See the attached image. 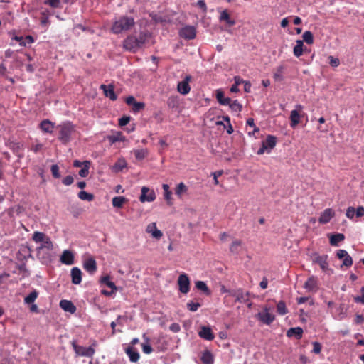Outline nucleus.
<instances>
[{
  "instance_id": "obj_1",
  "label": "nucleus",
  "mask_w": 364,
  "mask_h": 364,
  "mask_svg": "<svg viewBox=\"0 0 364 364\" xmlns=\"http://www.w3.org/2000/svg\"><path fill=\"white\" fill-rule=\"evenodd\" d=\"M134 25L135 21L134 18L122 16L113 22L111 31L114 34H119L129 31Z\"/></svg>"
},
{
  "instance_id": "obj_2",
  "label": "nucleus",
  "mask_w": 364,
  "mask_h": 364,
  "mask_svg": "<svg viewBox=\"0 0 364 364\" xmlns=\"http://www.w3.org/2000/svg\"><path fill=\"white\" fill-rule=\"evenodd\" d=\"M277 138L273 135H268L265 140L262 141L261 147L257 151V154L262 155L267 153H270L271 150L276 146Z\"/></svg>"
},
{
  "instance_id": "obj_3",
  "label": "nucleus",
  "mask_w": 364,
  "mask_h": 364,
  "mask_svg": "<svg viewBox=\"0 0 364 364\" xmlns=\"http://www.w3.org/2000/svg\"><path fill=\"white\" fill-rule=\"evenodd\" d=\"M74 132V128L70 123L63 124L60 127V132L58 139L63 143H68L71 138V135Z\"/></svg>"
},
{
  "instance_id": "obj_4",
  "label": "nucleus",
  "mask_w": 364,
  "mask_h": 364,
  "mask_svg": "<svg viewBox=\"0 0 364 364\" xmlns=\"http://www.w3.org/2000/svg\"><path fill=\"white\" fill-rule=\"evenodd\" d=\"M328 257L327 255H320L316 252L314 253L311 256L313 262L318 264L323 272H326L329 269Z\"/></svg>"
},
{
  "instance_id": "obj_5",
  "label": "nucleus",
  "mask_w": 364,
  "mask_h": 364,
  "mask_svg": "<svg viewBox=\"0 0 364 364\" xmlns=\"http://www.w3.org/2000/svg\"><path fill=\"white\" fill-rule=\"evenodd\" d=\"M72 346L77 355L91 358L95 353V350L92 347L86 348L84 346H78L75 341L72 343Z\"/></svg>"
},
{
  "instance_id": "obj_6",
  "label": "nucleus",
  "mask_w": 364,
  "mask_h": 364,
  "mask_svg": "<svg viewBox=\"0 0 364 364\" xmlns=\"http://www.w3.org/2000/svg\"><path fill=\"white\" fill-rule=\"evenodd\" d=\"M179 291L183 294H187L190 291V279L185 273L181 274L177 281Z\"/></svg>"
},
{
  "instance_id": "obj_7",
  "label": "nucleus",
  "mask_w": 364,
  "mask_h": 364,
  "mask_svg": "<svg viewBox=\"0 0 364 364\" xmlns=\"http://www.w3.org/2000/svg\"><path fill=\"white\" fill-rule=\"evenodd\" d=\"M123 47L125 50L135 53L139 48L136 43V36H128L123 42Z\"/></svg>"
},
{
  "instance_id": "obj_8",
  "label": "nucleus",
  "mask_w": 364,
  "mask_h": 364,
  "mask_svg": "<svg viewBox=\"0 0 364 364\" xmlns=\"http://www.w3.org/2000/svg\"><path fill=\"white\" fill-rule=\"evenodd\" d=\"M255 318L266 325H270L275 319L274 315L270 314L267 308L263 311L257 314Z\"/></svg>"
},
{
  "instance_id": "obj_9",
  "label": "nucleus",
  "mask_w": 364,
  "mask_h": 364,
  "mask_svg": "<svg viewBox=\"0 0 364 364\" xmlns=\"http://www.w3.org/2000/svg\"><path fill=\"white\" fill-rule=\"evenodd\" d=\"M156 199V194L154 190H151L146 186L141 188V193L139 197V200L141 203L152 202Z\"/></svg>"
},
{
  "instance_id": "obj_10",
  "label": "nucleus",
  "mask_w": 364,
  "mask_h": 364,
  "mask_svg": "<svg viewBox=\"0 0 364 364\" xmlns=\"http://www.w3.org/2000/svg\"><path fill=\"white\" fill-rule=\"evenodd\" d=\"M235 83L231 86L230 91L231 92H237L239 90V85H243L244 90L245 92H249L250 91V84L245 82L240 77H235Z\"/></svg>"
},
{
  "instance_id": "obj_11",
  "label": "nucleus",
  "mask_w": 364,
  "mask_h": 364,
  "mask_svg": "<svg viewBox=\"0 0 364 364\" xmlns=\"http://www.w3.org/2000/svg\"><path fill=\"white\" fill-rule=\"evenodd\" d=\"M179 34L181 37L185 39H193L196 36V28L192 26H186L181 29Z\"/></svg>"
},
{
  "instance_id": "obj_12",
  "label": "nucleus",
  "mask_w": 364,
  "mask_h": 364,
  "mask_svg": "<svg viewBox=\"0 0 364 364\" xmlns=\"http://www.w3.org/2000/svg\"><path fill=\"white\" fill-rule=\"evenodd\" d=\"M191 80V75H186L185 79L178 83L177 90L182 95H186L190 92L189 82Z\"/></svg>"
},
{
  "instance_id": "obj_13",
  "label": "nucleus",
  "mask_w": 364,
  "mask_h": 364,
  "mask_svg": "<svg viewBox=\"0 0 364 364\" xmlns=\"http://www.w3.org/2000/svg\"><path fill=\"white\" fill-rule=\"evenodd\" d=\"M336 256L340 259L343 260V265L347 267L353 264L352 257L348 255V252L344 250H338L336 252Z\"/></svg>"
},
{
  "instance_id": "obj_14",
  "label": "nucleus",
  "mask_w": 364,
  "mask_h": 364,
  "mask_svg": "<svg viewBox=\"0 0 364 364\" xmlns=\"http://www.w3.org/2000/svg\"><path fill=\"white\" fill-rule=\"evenodd\" d=\"M100 90H102L104 92V95L109 97L111 100H116L117 99V96L114 92V87L113 85H101Z\"/></svg>"
},
{
  "instance_id": "obj_15",
  "label": "nucleus",
  "mask_w": 364,
  "mask_h": 364,
  "mask_svg": "<svg viewBox=\"0 0 364 364\" xmlns=\"http://www.w3.org/2000/svg\"><path fill=\"white\" fill-rule=\"evenodd\" d=\"M83 268L90 274H94L97 271V263L94 258L89 257L83 262Z\"/></svg>"
},
{
  "instance_id": "obj_16",
  "label": "nucleus",
  "mask_w": 364,
  "mask_h": 364,
  "mask_svg": "<svg viewBox=\"0 0 364 364\" xmlns=\"http://www.w3.org/2000/svg\"><path fill=\"white\" fill-rule=\"evenodd\" d=\"M287 70V66L284 64L277 66L273 73V78L276 82H282L284 79V73Z\"/></svg>"
},
{
  "instance_id": "obj_17",
  "label": "nucleus",
  "mask_w": 364,
  "mask_h": 364,
  "mask_svg": "<svg viewBox=\"0 0 364 364\" xmlns=\"http://www.w3.org/2000/svg\"><path fill=\"white\" fill-rule=\"evenodd\" d=\"M60 261L66 265L74 264V255L70 250H64L60 256Z\"/></svg>"
},
{
  "instance_id": "obj_18",
  "label": "nucleus",
  "mask_w": 364,
  "mask_h": 364,
  "mask_svg": "<svg viewBox=\"0 0 364 364\" xmlns=\"http://www.w3.org/2000/svg\"><path fill=\"white\" fill-rule=\"evenodd\" d=\"M198 335L200 338L207 341H212L214 339V335L212 330L208 326H202L198 332Z\"/></svg>"
},
{
  "instance_id": "obj_19",
  "label": "nucleus",
  "mask_w": 364,
  "mask_h": 364,
  "mask_svg": "<svg viewBox=\"0 0 364 364\" xmlns=\"http://www.w3.org/2000/svg\"><path fill=\"white\" fill-rule=\"evenodd\" d=\"M333 216V210L331 208H327L321 214L318 221L321 224H326Z\"/></svg>"
},
{
  "instance_id": "obj_20",
  "label": "nucleus",
  "mask_w": 364,
  "mask_h": 364,
  "mask_svg": "<svg viewBox=\"0 0 364 364\" xmlns=\"http://www.w3.org/2000/svg\"><path fill=\"white\" fill-rule=\"evenodd\" d=\"M41 243L42 244L41 245V246H39L36 249L38 256H40L41 253H43V250L44 249H46L48 250H52L53 249V242L51 241L49 237H46V239Z\"/></svg>"
},
{
  "instance_id": "obj_21",
  "label": "nucleus",
  "mask_w": 364,
  "mask_h": 364,
  "mask_svg": "<svg viewBox=\"0 0 364 364\" xmlns=\"http://www.w3.org/2000/svg\"><path fill=\"white\" fill-rule=\"evenodd\" d=\"M146 232L151 233L152 237L156 239H160L163 235L161 231L157 229L156 223L149 224L146 228Z\"/></svg>"
},
{
  "instance_id": "obj_22",
  "label": "nucleus",
  "mask_w": 364,
  "mask_h": 364,
  "mask_svg": "<svg viewBox=\"0 0 364 364\" xmlns=\"http://www.w3.org/2000/svg\"><path fill=\"white\" fill-rule=\"evenodd\" d=\"M72 283L79 284L82 282V272L78 267H73L71 269Z\"/></svg>"
},
{
  "instance_id": "obj_23",
  "label": "nucleus",
  "mask_w": 364,
  "mask_h": 364,
  "mask_svg": "<svg viewBox=\"0 0 364 364\" xmlns=\"http://www.w3.org/2000/svg\"><path fill=\"white\" fill-rule=\"evenodd\" d=\"M60 306L65 311L73 314L76 311L75 306L72 303V301L68 300H61L60 301Z\"/></svg>"
},
{
  "instance_id": "obj_24",
  "label": "nucleus",
  "mask_w": 364,
  "mask_h": 364,
  "mask_svg": "<svg viewBox=\"0 0 364 364\" xmlns=\"http://www.w3.org/2000/svg\"><path fill=\"white\" fill-rule=\"evenodd\" d=\"M39 126H40L41 129L43 132H46V133H52L53 132V129H54V127H55L54 124H53L48 119L43 120L40 123Z\"/></svg>"
},
{
  "instance_id": "obj_25",
  "label": "nucleus",
  "mask_w": 364,
  "mask_h": 364,
  "mask_svg": "<svg viewBox=\"0 0 364 364\" xmlns=\"http://www.w3.org/2000/svg\"><path fill=\"white\" fill-rule=\"evenodd\" d=\"M215 97L218 102L222 105H228L231 102V99L230 97H225L223 91L221 90H216Z\"/></svg>"
},
{
  "instance_id": "obj_26",
  "label": "nucleus",
  "mask_w": 364,
  "mask_h": 364,
  "mask_svg": "<svg viewBox=\"0 0 364 364\" xmlns=\"http://www.w3.org/2000/svg\"><path fill=\"white\" fill-rule=\"evenodd\" d=\"M330 244L332 246H338V243L345 240V236L342 233L332 234L329 235Z\"/></svg>"
},
{
  "instance_id": "obj_27",
  "label": "nucleus",
  "mask_w": 364,
  "mask_h": 364,
  "mask_svg": "<svg viewBox=\"0 0 364 364\" xmlns=\"http://www.w3.org/2000/svg\"><path fill=\"white\" fill-rule=\"evenodd\" d=\"M303 329L301 327L291 328L287 332L288 337L295 336L296 338L300 339L302 337Z\"/></svg>"
},
{
  "instance_id": "obj_28",
  "label": "nucleus",
  "mask_w": 364,
  "mask_h": 364,
  "mask_svg": "<svg viewBox=\"0 0 364 364\" xmlns=\"http://www.w3.org/2000/svg\"><path fill=\"white\" fill-rule=\"evenodd\" d=\"M188 192V187L183 182L178 183L175 188V194L178 198H182L183 196Z\"/></svg>"
},
{
  "instance_id": "obj_29",
  "label": "nucleus",
  "mask_w": 364,
  "mask_h": 364,
  "mask_svg": "<svg viewBox=\"0 0 364 364\" xmlns=\"http://www.w3.org/2000/svg\"><path fill=\"white\" fill-rule=\"evenodd\" d=\"M195 286L197 289L203 291L205 295L210 296L211 294V291L204 282L196 281L195 282Z\"/></svg>"
},
{
  "instance_id": "obj_30",
  "label": "nucleus",
  "mask_w": 364,
  "mask_h": 364,
  "mask_svg": "<svg viewBox=\"0 0 364 364\" xmlns=\"http://www.w3.org/2000/svg\"><path fill=\"white\" fill-rule=\"evenodd\" d=\"M290 120V125L291 127L294 128L297 124H299L300 122V114L298 110L294 109L291 112Z\"/></svg>"
},
{
  "instance_id": "obj_31",
  "label": "nucleus",
  "mask_w": 364,
  "mask_h": 364,
  "mask_svg": "<svg viewBox=\"0 0 364 364\" xmlns=\"http://www.w3.org/2000/svg\"><path fill=\"white\" fill-rule=\"evenodd\" d=\"M136 160L141 161L144 159L149 154L147 149H134L132 151Z\"/></svg>"
},
{
  "instance_id": "obj_32",
  "label": "nucleus",
  "mask_w": 364,
  "mask_h": 364,
  "mask_svg": "<svg viewBox=\"0 0 364 364\" xmlns=\"http://www.w3.org/2000/svg\"><path fill=\"white\" fill-rule=\"evenodd\" d=\"M162 188L164 190V198L166 200L167 203L170 205H172V202H171L172 192L170 190L169 186L168 184H163Z\"/></svg>"
},
{
  "instance_id": "obj_33",
  "label": "nucleus",
  "mask_w": 364,
  "mask_h": 364,
  "mask_svg": "<svg viewBox=\"0 0 364 364\" xmlns=\"http://www.w3.org/2000/svg\"><path fill=\"white\" fill-rule=\"evenodd\" d=\"M127 202V199L124 196H115L112 198V203L114 208H121Z\"/></svg>"
},
{
  "instance_id": "obj_34",
  "label": "nucleus",
  "mask_w": 364,
  "mask_h": 364,
  "mask_svg": "<svg viewBox=\"0 0 364 364\" xmlns=\"http://www.w3.org/2000/svg\"><path fill=\"white\" fill-rule=\"evenodd\" d=\"M316 280L314 277H310L307 279V281L304 284V287L309 291H313L316 290Z\"/></svg>"
},
{
  "instance_id": "obj_35",
  "label": "nucleus",
  "mask_w": 364,
  "mask_h": 364,
  "mask_svg": "<svg viewBox=\"0 0 364 364\" xmlns=\"http://www.w3.org/2000/svg\"><path fill=\"white\" fill-rule=\"evenodd\" d=\"M201 360L205 364H213L214 363L213 356L209 350L203 353Z\"/></svg>"
},
{
  "instance_id": "obj_36",
  "label": "nucleus",
  "mask_w": 364,
  "mask_h": 364,
  "mask_svg": "<svg viewBox=\"0 0 364 364\" xmlns=\"http://www.w3.org/2000/svg\"><path fill=\"white\" fill-rule=\"evenodd\" d=\"M296 43V45L294 48L293 53L296 57H300L303 53L304 43L301 40H297Z\"/></svg>"
},
{
  "instance_id": "obj_37",
  "label": "nucleus",
  "mask_w": 364,
  "mask_h": 364,
  "mask_svg": "<svg viewBox=\"0 0 364 364\" xmlns=\"http://www.w3.org/2000/svg\"><path fill=\"white\" fill-rule=\"evenodd\" d=\"M100 282L102 284H105L106 286H107L111 289H112V291H117V287H116V285L114 284V282L110 281L109 276L106 275V276L102 277L101 278V279H100Z\"/></svg>"
},
{
  "instance_id": "obj_38",
  "label": "nucleus",
  "mask_w": 364,
  "mask_h": 364,
  "mask_svg": "<svg viewBox=\"0 0 364 364\" xmlns=\"http://www.w3.org/2000/svg\"><path fill=\"white\" fill-rule=\"evenodd\" d=\"M127 354L129 355L131 362H137L139 359V353L137 351L134 350L132 348H128L126 350Z\"/></svg>"
},
{
  "instance_id": "obj_39",
  "label": "nucleus",
  "mask_w": 364,
  "mask_h": 364,
  "mask_svg": "<svg viewBox=\"0 0 364 364\" xmlns=\"http://www.w3.org/2000/svg\"><path fill=\"white\" fill-rule=\"evenodd\" d=\"M48 236H47L45 233L43 232H38V231H36L34 232V233L33 234V236H32V240L36 242V243H40V242H43L46 237H48Z\"/></svg>"
},
{
  "instance_id": "obj_40",
  "label": "nucleus",
  "mask_w": 364,
  "mask_h": 364,
  "mask_svg": "<svg viewBox=\"0 0 364 364\" xmlns=\"http://www.w3.org/2000/svg\"><path fill=\"white\" fill-rule=\"evenodd\" d=\"M220 21H225L227 24L229 26H233L235 24V21L231 20L230 16L227 10H224L221 12L220 16Z\"/></svg>"
},
{
  "instance_id": "obj_41",
  "label": "nucleus",
  "mask_w": 364,
  "mask_h": 364,
  "mask_svg": "<svg viewBox=\"0 0 364 364\" xmlns=\"http://www.w3.org/2000/svg\"><path fill=\"white\" fill-rule=\"evenodd\" d=\"M232 296L235 298V300H237L240 302H242V301H248L249 294H248V292H247V294L245 295L242 290H237Z\"/></svg>"
},
{
  "instance_id": "obj_42",
  "label": "nucleus",
  "mask_w": 364,
  "mask_h": 364,
  "mask_svg": "<svg viewBox=\"0 0 364 364\" xmlns=\"http://www.w3.org/2000/svg\"><path fill=\"white\" fill-rule=\"evenodd\" d=\"M38 296V292L36 290L31 291L24 299V302L27 304H33Z\"/></svg>"
},
{
  "instance_id": "obj_43",
  "label": "nucleus",
  "mask_w": 364,
  "mask_h": 364,
  "mask_svg": "<svg viewBox=\"0 0 364 364\" xmlns=\"http://www.w3.org/2000/svg\"><path fill=\"white\" fill-rule=\"evenodd\" d=\"M107 139L111 144H114L117 141H123L124 140V137L120 132H118L116 134L109 135L107 136Z\"/></svg>"
},
{
  "instance_id": "obj_44",
  "label": "nucleus",
  "mask_w": 364,
  "mask_h": 364,
  "mask_svg": "<svg viewBox=\"0 0 364 364\" xmlns=\"http://www.w3.org/2000/svg\"><path fill=\"white\" fill-rule=\"evenodd\" d=\"M90 166V161H83V167L79 171V175L81 177H86L88 175Z\"/></svg>"
},
{
  "instance_id": "obj_45",
  "label": "nucleus",
  "mask_w": 364,
  "mask_h": 364,
  "mask_svg": "<svg viewBox=\"0 0 364 364\" xmlns=\"http://www.w3.org/2000/svg\"><path fill=\"white\" fill-rule=\"evenodd\" d=\"M303 41H305L307 44L311 45L314 43V36L311 31H306L303 33L302 36Z\"/></svg>"
},
{
  "instance_id": "obj_46",
  "label": "nucleus",
  "mask_w": 364,
  "mask_h": 364,
  "mask_svg": "<svg viewBox=\"0 0 364 364\" xmlns=\"http://www.w3.org/2000/svg\"><path fill=\"white\" fill-rule=\"evenodd\" d=\"M277 311L280 315H285L288 312L284 301H279L278 302L277 305Z\"/></svg>"
},
{
  "instance_id": "obj_47",
  "label": "nucleus",
  "mask_w": 364,
  "mask_h": 364,
  "mask_svg": "<svg viewBox=\"0 0 364 364\" xmlns=\"http://www.w3.org/2000/svg\"><path fill=\"white\" fill-rule=\"evenodd\" d=\"M78 197L82 200L92 201L94 199V196L85 191L79 192Z\"/></svg>"
},
{
  "instance_id": "obj_48",
  "label": "nucleus",
  "mask_w": 364,
  "mask_h": 364,
  "mask_svg": "<svg viewBox=\"0 0 364 364\" xmlns=\"http://www.w3.org/2000/svg\"><path fill=\"white\" fill-rule=\"evenodd\" d=\"M201 306V304L198 302H195L193 301H189L187 303V308L191 311H196L199 307Z\"/></svg>"
},
{
  "instance_id": "obj_49",
  "label": "nucleus",
  "mask_w": 364,
  "mask_h": 364,
  "mask_svg": "<svg viewBox=\"0 0 364 364\" xmlns=\"http://www.w3.org/2000/svg\"><path fill=\"white\" fill-rule=\"evenodd\" d=\"M136 43L139 44V48H141L147 40V35L144 33H140L138 37H136Z\"/></svg>"
},
{
  "instance_id": "obj_50",
  "label": "nucleus",
  "mask_w": 364,
  "mask_h": 364,
  "mask_svg": "<svg viewBox=\"0 0 364 364\" xmlns=\"http://www.w3.org/2000/svg\"><path fill=\"white\" fill-rule=\"evenodd\" d=\"M42 17L41 18V24L43 26H47V25L49 23V18H48V11L45 10L41 12Z\"/></svg>"
},
{
  "instance_id": "obj_51",
  "label": "nucleus",
  "mask_w": 364,
  "mask_h": 364,
  "mask_svg": "<svg viewBox=\"0 0 364 364\" xmlns=\"http://www.w3.org/2000/svg\"><path fill=\"white\" fill-rule=\"evenodd\" d=\"M44 4L48 5L54 9L60 8L61 6L60 0H45Z\"/></svg>"
},
{
  "instance_id": "obj_52",
  "label": "nucleus",
  "mask_w": 364,
  "mask_h": 364,
  "mask_svg": "<svg viewBox=\"0 0 364 364\" xmlns=\"http://www.w3.org/2000/svg\"><path fill=\"white\" fill-rule=\"evenodd\" d=\"M232 111L239 112L241 110L242 106L239 104L237 100L232 101L231 100L230 104L228 105Z\"/></svg>"
},
{
  "instance_id": "obj_53",
  "label": "nucleus",
  "mask_w": 364,
  "mask_h": 364,
  "mask_svg": "<svg viewBox=\"0 0 364 364\" xmlns=\"http://www.w3.org/2000/svg\"><path fill=\"white\" fill-rule=\"evenodd\" d=\"M144 107H145V104L144 102H136L132 105V111L134 112H139L141 110L144 109Z\"/></svg>"
},
{
  "instance_id": "obj_54",
  "label": "nucleus",
  "mask_w": 364,
  "mask_h": 364,
  "mask_svg": "<svg viewBox=\"0 0 364 364\" xmlns=\"http://www.w3.org/2000/svg\"><path fill=\"white\" fill-rule=\"evenodd\" d=\"M50 170H51L52 176L55 178H59L60 177L59 167L57 164L52 165Z\"/></svg>"
},
{
  "instance_id": "obj_55",
  "label": "nucleus",
  "mask_w": 364,
  "mask_h": 364,
  "mask_svg": "<svg viewBox=\"0 0 364 364\" xmlns=\"http://www.w3.org/2000/svg\"><path fill=\"white\" fill-rule=\"evenodd\" d=\"M224 121L226 122V129H227V132L230 134L233 132V128L230 124V117L226 116V117H223Z\"/></svg>"
},
{
  "instance_id": "obj_56",
  "label": "nucleus",
  "mask_w": 364,
  "mask_h": 364,
  "mask_svg": "<svg viewBox=\"0 0 364 364\" xmlns=\"http://www.w3.org/2000/svg\"><path fill=\"white\" fill-rule=\"evenodd\" d=\"M312 345H313L312 353H314L315 354L320 353L321 350V343L317 342V341H314V342L312 343Z\"/></svg>"
},
{
  "instance_id": "obj_57",
  "label": "nucleus",
  "mask_w": 364,
  "mask_h": 364,
  "mask_svg": "<svg viewBox=\"0 0 364 364\" xmlns=\"http://www.w3.org/2000/svg\"><path fill=\"white\" fill-rule=\"evenodd\" d=\"M130 119L131 117L129 116H123L122 117L119 119V125L120 127H124L130 122Z\"/></svg>"
},
{
  "instance_id": "obj_58",
  "label": "nucleus",
  "mask_w": 364,
  "mask_h": 364,
  "mask_svg": "<svg viewBox=\"0 0 364 364\" xmlns=\"http://www.w3.org/2000/svg\"><path fill=\"white\" fill-rule=\"evenodd\" d=\"M360 292H361V295L354 297V301L356 303H361V304H364V287H363L361 288Z\"/></svg>"
},
{
  "instance_id": "obj_59",
  "label": "nucleus",
  "mask_w": 364,
  "mask_h": 364,
  "mask_svg": "<svg viewBox=\"0 0 364 364\" xmlns=\"http://www.w3.org/2000/svg\"><path fill=\"white\" fill-rule=\"evenodd\" d=\"M328 60H329V64L332 67H338L339 65V64H340V60L337 58H334V57L330 55L328 57Z\"/></svg>"
},
{
  "instance_id": "obj_60",
  "label": "nucleus",
  "mask_w": 364,
  "mask_h": 364,
  "mask_svg": "<svg viewBox=\"0 0 364 364\" xmlns=\"http://www.w3.org/2000/svg\"><path fill=\"white\" fill-rule=\"evenodd\" d=\"M126 166V162L124 160H118L117 162L114 164V168L117 171H121Z\"/></svg>"
},
{
  "instance_id": "obj_61",
  "label": "nucleus",
  "mask_w": 364,
  "mask_h": 364,
  "mask_svg": "<svg viewBox=\"0 0 364 364\" xmlns=\"http://www.w3.org/2000/svg\"><path fill=\"white\" fill-rule=\"evenodd\" d=\"M141 348L145 354H150L153 351L151 346L148 343H142Z\"/></svg>"
},
{
  "instance_id": "obj_62",
  "label": "nucleus",
  "mask_w": 364,
  "mask_h": 364,
  "mask_svg": "<svg viewBox=\"0 0 364 364\" xmlns=\"http://www.w3.org/2000/svg\"><path fill=\"white\" fill-rule=\"evenodd\" d=\"M40 259H41L42 262H48L51 260V256L49 253L42 254L40 256H38Z\"/></svg>"
},
{
  "instance_id": "obj_63",
  "label": "nucleus",
  "mask_w": 364,
  "mask_h": 364,
  "mask_svg": "<svg viewBox=\"0 0 364 364\" xmlns=\"http://www.w3.org/2000/svg\"><path fill=\"white\" fill-rule=\"evenodd\" d=\"M73 177L72 176H67L63 179V183L65 186H70L73 183Z\"/></svg>"
},
{
  "instance_id": "obj_64",
  "label": "nucleus",
  "mask_w": 364,
  "mask_h": 364,
  "mask_svg": "<svg viewBox=\"0 0 364 364\" xmlns=\"http://www.w3.org/2000/svg\"><path fill=\"white\" fill-rule=\"evenodd\" d=\"M169 329L173 333H178L181 331V326L178 323H173L171 324Z\"/></svg>"
}]
</instances>
